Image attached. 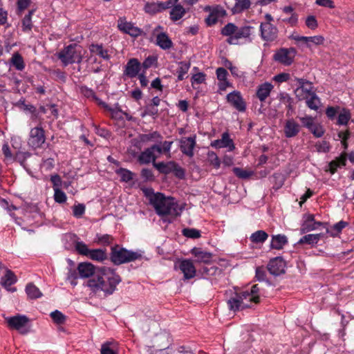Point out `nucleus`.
<instances>
[{"label":"nucleus","mask_w":354,"mask_h":354,"mask_svg":"<svg viewBox=\"0 0 354 354\" xmlns=\"http://www.w3.org/2000/svg\"><path fill=\"white\" fill-rule=\"evenodd\" d=\"M190 254L194 257L195 262L198 263L210 264L212 261L213 254L201 248H193Z\"/></svg>","instance_id":"nucleus-15"},{"label":"nucleus","mask_w":354,"mask_h":354,"mask_svg":"<svg viewBox=\"0 0 354 354\" xmlns=\"http://www.w3.org/2000/svg\"><path fill=\"white\" fill-rule=\"evenodd\" d=\"M27 295L30 299H37L41 296L39 289L32 283H29L26 287Z\"/></svg>","instance_id":"nucleus-43"},{"label":"nucleus","mask_w":354,"mask_h":354,"mask_svg":"<svg viewBox=\"0 0 354 354\" xmlns=\"http://www.w3.org/2000/svg\"><path fill=\"white\" fill-rule=\"evenodd\" d=\"M207 160L210 165L214 168L218 169L221 167V161L217 154L214 151H209L207 153Z\"/></svg>","instance_id":"nucleus-46"},{"label":"nucleus","mask_w":354,"mask_h":354,"mask_svg":"<svg viewBox=\"0 0 354 354\" xmlns=\"http://www.w3.org/2000/svg\"><path fill=\"white\" fill-rule=\"evenodd\" d=\"M17 277L13 272L10 270L6 269L5 275L1 278V283L2 286L9 292L16 291L15 288H12L11 286L16 283Z\"/></svg>","instance_id":"nucleus-23"},{"label":"nucleus","mask_w":354,"mask_h":354,"mask_svg":"<svg viewBox=\"0 0 354 354\" xmlns=\"http://www.w3.org/2000/svg\"><path fill=\"white\" fill-rule=\"evenodd\" d=\"M205 81V75L203 73H198L194 74L191 79V83L193 88H195V85L201 84Z\"/></svg>","instance_id":"nucleus-58"},{"label":"nucleus","mask_w":354,"mask_h":354,"mask_svg":"<svg viewBox=\"0 0 354 354\" xmlns=\"http://www.w3.org/2000/svg\"><path fill=\"white\" fill-rule=\"evenodd\" d=\"M141 257V254L137 252L128 250L125 248H120L118 245H115L111 248V259L115 265L134 261L140 259Z\"/></svg>","instance_id":"nucleus-5"},{"label":"nucleus","mask_w":354,"mask_h":354,"mask_svg":"<svg viewBox=\"0 0 354 354\" xmlns=\"http://www.w3.org/2000/svg\"><path fill=\"white\" fill-rule=\"evenodd\" d=\"M260 289L257 284L252 286L239 293L228 300V305L230 310L234 311L251 308L252 304L259 302Z\"/></svg>","instance_id":"nucleus-3"},{"label":"nucleus","mask_w":354,"mask_h":354,"mask_svg":"<svg viewBox=\"0 0 354 354\" xmlns=\"http://www.w3.org/2000/svg\"><path fill=\"white\" fill-rule=\"evenodd\" d=\"M204 10L206 12H209V15L206 18L205 21L208 26H212L215 24L220 17L219 10L218 8H212L209 6H207L204 8Z\"/></svg>","instance_id":"nucleus-26"},{"label":"nucleus","mask_w":354,"mask_h":354,"mask_svg":"<svg viewBox=\"0 0 354 354\" xmlns=\"http://www.w3.org/2000/svg\"><path fill=\"white\" fill-rule=\"evenodd\" d=\"M272 179L274 181V187L279 189L282 187L284 183V176L281 174L276 173L272 176Z\"/></svg>","instance_id":"nucleus-61"},{"label":"nucleus","mask_w":354,"mask_h":354,"mask_svg":"<svg viewBox=\"0 0 354 354\" xmlns=\"http://www.w3.org/2000/svg\"><path fill=\"white\" fill-rule=\"evenodd\" d=\"M296 53L294 48H283L275 53L274 59L283 65L290 66L293 62Z\"/></svg>","instance_id":"nucleus-9"},{"label":"nucleus","mask_w":354,"mask_h":354,"mask_svg":"<svg viewBox=\"0 0 354 354\" xmlns=\"http://www.w3.org/2000/svg\"><path fill=\"white\" fill-rule=\"evenodd\" d=\"M233 172L237 177L241 179H247L252 176L254 174V172L251 170L243 169L239 167H234Z\"/></svg>","instance_id":"nucleus-48"},{"label":"nucleus","mask_w":354,"mask_h":354,"mask_svg":"<svg viewBox=\"0 0 354 354\" xmlns=\"http://www.w3.org/2000/svg\"><path fill=\"white\" fill-rule=\"evenodd\" d=\"M211 146L215 149L227 148L228 151H232L235 149L233 140L230 138L228 132H224L221 139H217L211 142Z\"/></svg>","instance_id":"nucleus-16"},{"label":"nucleus","mask_w":354,"mask_h":354,"mask_svg":"<svg viewBox=\"0 0 354 354\" xmlns=\"http://www.w3.org/2000/svg\"><path fill=\"white\" fill-rule=\"evenodd\" d=\"M324 38L321 35H316L313 37H307L306 46L310 47L311 44L321 45L324 43Z\"/></svg>","instance_id":"nucleus-54"},{"label":"nucleus","mask_w":354,"mask_h":354,"mask_svg":"<svg viewBox=\"0 0 354 354\" xmlns=\"http://www.w3.org/2000/svg\"><path fill=\"white\" fill-rule=\"evenodd\" d=\"M172 143L173 142L171 141H165L161 145H154L153 146H156L160 149L161 151H156L158 153H169Z\"/></svg>","instance_id":"nucleus-63"},{"label":"nucleus","mask_w":354,"mask_h":354,"mask_svg":"<svg viewBox=\"0 0 354 354\" xmlns=\"http://www.w3.org/2000/svg\"><path fill=\"white\" fill-rule=\"evenodd\" d=\"M46 137L44 131L41 127L32 128L30 131L28 144L32 149H38L41 147L45 142Z\"/></svg>","instance_id":"nucleus-10"},{"label":"nucleus","mask_w":354,"mask_h":354,"mask_svg":"<svg viewBox=\"0 0 354 354\" xmlns=\"http://www.w3.org/2000/svg\"><path fill=\"white\" fill-rule=\"evenodd\" d=\"M186 13V10L180 4H176L171 8L170 19L174 21L180 19Z\"/></svg>","instance_id":"nucleus-33"},{"label":"nucleus","mask_w":354,"mask_h":354,"mask_svg":"<svg viewBox=\"0 0 354 354\" xmlns=\"http://www.w3.org/2000/svg\"><path fill=\"white\" fill-rule=\"evenodd\" d=\"M115 173L120 177V180L125 183L133 180L134 176L133 172L124 168L118 169Z\"/></svg>","instance_id":"nucleus-42"},{"label":"nucleus","mask_w":354,"mask_h":354,"mask_svg":"<svg viewBox=\"0 0 354 354\" xmlns=\"http://www.w3.org/2000/svg\"><path fill=\"white\" fill-rule=\"evenodd\" d=\"M351 117V112L347 109H342L338 115L337 124L346 125Z\"/></svg>","instance_id":"nucleus-44"},{"label":"nucleus","mask_w":354,"mask_h":354,"mask_svg":"<svg viewBox=\"0 0 354 354\" xmlns=\"http://www.w3.org/2000/svg\"><path fill=\"white\" fill-rule=\"evenodd\" d=\"M321 234H310L303 236L299 243L316 244L320 239Z\"/></svg>","instance_id":"nucleus-45"},{"label":"nucleus","mask_w":354,"mask_h":354,"mask_svg":"<svg viewBox=\"0 0 354 354\" xmlns=\"http://www.w3.org/2000/svg\"><path fill=\"white\" fill-rule=\"evenodd\" d=\"M273 85L270 82H264L257 87V97L261 102H264L265 100L270 95L271 91L273 89Z\"/></svg>","instance_id":"nucleus-25"},{"label":"nucleus","mask_w":354,"mask_h":354,"mask_svg":"<svg viewBox=\"0 0 354 354\" xmlns=\"http://www.w3.org/2000/svg\"><path fill=\"white\" fill-rule=\"evenodd\" d=\"M118 28L121 32L133 37H138L142 33V30L140 28L135 26L132 22L128 21L125 17L118 19Z\"/></svg>","instance_id":"nucleus-11"},{"label":"nucleus","mask_w":354,"mask_h":354,"mask_svg":"<svg viewBox=\"0 0 354 354\" xmlns=\"http://www.w3.org/2000/svg\"><path fill=\"white\" fill-rule=\"evenodd\" d=\"M50 317L57 324H62L66 322V317L60 311L55 310L50 313Z\"/></svg>","instance_id":"nucleus-51"},{"label":"nucleus","mask_w":354,"mask_h":354,"mask_svg":"<svg viewBox=\"0 0 354 354\" xmlns=\"http://www.w3.org/2000/svg\"><path fill=\"white\" fill-rule=\"evenodd\" d=\"M54 192V198L57 203H63L66 201V196L61 189L56 188Z\"/></svg>","instance_id":"nucleus-62"},{"label":"nucleus","mask_w":354,"mask_h":354,"mask_svg":"<svg viewBox=\"0 0 354 354\" xmlns=\"http://www.w3.org/2000/svg\"><path fill=\"white\" fill-rule=\"evenodd\" d=\"M78 278V274L75 270H69L67 274V280L71 283V284L73 286H75L77 283V279Z\"/></svg>","instance_id":"nucleus-64"},{"label":"nucleus","mask_w":354,"mask_h":354,"mask_svg":"<svg viewBox=\"0 0 354 354\" xmlns=\"http://www.w3.org/2000/svg\"><path fill=\"white\" fill-rule=\"evenodd\" d=\"M156 44L162 49L167 50L172 46V41L166 33L161 32L156 36Z\"/></svg>","instance_id":"nucleus-29"},{"label":"nucleus","mask_w":354,"mask_h":354,"mask_svg":"<svg viewBox=\"0 0 354 354\" xmlns=\"http://www.w3.org/2000/svg\"><path fill=\"white\" fill-rule=\"evenodd\" d=\"M322 225L321 222H315L314 221V216L309 215L308 218L305 221L302 225L301 230L303 232L313 231L317 229Z\"/></svg>","instance_id":"nucleus-32"},{"label":"nucleus","mask_w":354,"mask_h":354,"mask_svg":"<svg viewBox=\"0 0 354 354\" xmlns=\"http://www.w3.org/2000/svg\"><path fill=\"white\" fill-rule=\"evenodd\" d=\"M162 7H161V4L156 3H147L145 6V11L149 14H155L159 12Z\"/></svg>","instance_id":"nucleus-53"},{"label":"nucleus","mask_w":354,"mask_h":354,"mask_svg":"<svg viewBox=\"0 0 354 354\" xmlns=\"http://www.w3.org/2000/svg\"><path fill=\"white\" fill-rule=\"evenodd\" d=\"M308 131H310L316 138H321L322 136H324L325 133V130L323 126L320 123L317 122L316 121L308 129Z\"/></svg>","instance_id":"nucleus-47"},{"label":"nucleus","mask_w":354,"mask_h":354,"mask_svg":"<svg viewBox=\"0 0 354 354\" xmlns=\"http://www.w3.org/2000/svg\"><path fill=\"white\" fill-rule=\"evenodd\" d=\"M34 12L35 10H29L28 13L21 19V30L25 33H30L32 31L33 27L32 17Z\"/></svg>","instance_id":"nucleus-27"},{"label":"nucleus","mask_w":354,"mask_h":354,"mask_svg":"<svg viewBox=\"0 0 354 354\" xmlns=\"http://www.w3.org/2000/svg\"><path fill=\"white\" fill-rule=\"evenodd\" d=\"M120 281V277L113 270L102 268L93 277L88 280L86 285L93 292L102 291L106 295H111Z\"/></svg>","instance_id":"nucleus-1"},{"label":"nucleus","mask_w":354,"mask_h":354,"mask_svg":"<svg viewBox=\"0 0 354 354\" xmlns=\"http://www.w3.org/2000/svg\"><path fill=\"white\" fill-rule=\"evenodd\" d=\"M305 100L307 106L312 110L317 111L321 106L320 99L315 93Z\"/></svg>","instance_id":"nucleus-37"},{"label":"nucleus","mask_w":354,"mask_h":354,"mask_svg":"<svg viewBox=\"0 0 354 354\" xmlns=\"http://www.w3.org/2000/svg\"><path fill=\"white\" fill-rule=\"evenodd\" d=\"M141 69V64L136 58L130 59L126 66L124 71V75L130 78L136 77Z\"/></svg>","instance_id":"nucleus-21"},{"label":"nucleus","mask_w":354,"mask_h":354,"mask_svg":"<svg viewBox=\"0 0 354 354\" xmlns=\"http://www.w3.org/2000/svg\"><path fill=\"white\" fill-rule=\"evenodd\" d=\"M301 127L293 118L286 120L283 126L284 136L287 138H291L298 135Z\"/></svg>","instance_id":"nucleus-19"},{"label":"nucleus","mask_w":354,"mask_h":354,"mask_svg":"<svg viewBox=\"0 0 354 354\" xmlns=\"http://www.w3.org/2000/svg\"><path fill=\"white\" fill-rule=\"evenodd\" d=\"M113 238L109 234H97L95 241L103 245H109L111 243Z\"/></svg>","instance_id":"nucleus-50"},{"label":"nucleus","mask_w":354,"mask_h":354,"mask_svg":"<svg viewBox=\"0 0 354 354\" xmlns=\"http://www.w3.org/2000/svg\"><path fill=\"white\" fill-rule=\"evenodd\" d=\"M180 142L181 151L187 156L192 157L194 155V148L196 145L195 136L182 138Z\"/></svg>","instance_id":"nucleus-22"},{"label":"nucleus","mask_w":354,"mask_h":354,"mask_svg":"<svg viewBox=\"0 0 354 354\" xmlns=\"http://www.w3.org/2000/svg\"><path fill=\"white\" fill-rule=\"evenodd\" d=\"M77 270L79 277L81 278H88L95 273V266L88 262H82L78 264Z\"/></svg>","instance_id":"nucleus-24"},{"label":"nucleus","mask_w":354,"mask_h":354,"mask_svg":"<svg viewBox=\"0 0 354 354\" xmlns=\"http://www.w3.org/2000/svg\"><path fill=\"white\" fill-rule=\"evenodd\" d=\"M315 147L318 152L326 153L330 150L329 142L326 140L318 142L315 145Z\"/></svg>","instance_id":"nucleus-60"},{"label":"nucleus","mask_w":354,"mask_h":354,"mask_svg":"<svg viewBox=\"0 0 354 354\" xmlns=\"http://www.w3.org/2000/svg\"><path fill=\"white\" fill-rule=\"evenodd\" d=\"M299 86L295 90V95L299 100H303L309 97L311 94H314L313 86L312 84L304 79L297 80Z\"/></svg>","instance_id":"nucleus-12"},{"label":"nucleus","mask_w":354,"mask_h":354,"mask_svg":"<svg viewBox=\"0 0 354 354\" xmlns=\"http://www.w3.org/2000/svg\"><path fill=\"white\" fill-rule=\"evenodd\" d=\"M237 28L238 26L234 24L229 23L223 28L221 33L223 35L231 37L232 35H235Z\"/></svg>","instance_id":"nucleus-49"},{"label":"nucleus","mask_w":354,"mask_h":354,"mask_svg":"<svg viewBox=\"0 0 354 354\" xmlns=\"http://www.w3.org/2000/svg\"><path fill=\"white\" fill-rule=\"evenodd\" d=\"M178 268L183 274V279H193L196 274V269L191 259H182L178 263Z\"/></svg>","instance_id":"nucleus-13"},{"label":"nucleus","mask_w":354,"mask_h":354,"mask_svg":"<svg viewBox=\"0 0 354 354\" xmlns=\"http://www.w3.org/2000/svg\"><path fill=\"white\" fill-rule=\"evenodd\" d=\"M156 151H161L160 149L156 146H151L147 148L144 151L140 153L138 156V161L140 164H149L152 162L153 164L156 163V159L157 156L155 154Z\"/></svg>","instance_id":"nucleus-20"},{"label":"nucleus","mask_w":354,"mask_h":354,"mask_svg":"<svg viewBox=\"0 0 354 354\" xmlns=\"http://www.w3.org/2000/svg\"><path fill=\"white\" fill-rule=\"evenodd\" d=\"M86 257L97 261H102L106 259L105 252L101 249L90 250Z\"/></svg>","instance_id":"nucleus-40"},{"label":"nucleus","mask_w":354,"mask_h":354,"mask_svg":"<svg viewBox=\"0 0 354 354\" xmlns=\"http://www.w3.org/2000/svg\"><path fill=\"white\" fill-rule=\"evenodd\" d=\"M84 50L75 44H70L57 53V57L64 66L73 63H80L82 60Z\"/></svg>","instance_id":"nucleus-4"},{"label":"nucleus","mask_w":354,"mask_h":354,"mask_svg":"<svg viewBox=\"0 0 354 354\" xmlns=\"http://www.w3.org/2000/svg\"><path fill=\"white\" fill-rule=\"evenodd\" d=\"M153 166L160 173L167 174L173 172L174 169L176 167V163L173 161H170L166 163L161 162L158 163H153Z\"/></svg>","instance_id":"nucleus-34"},{"label":"nucleus","mask_w":354,"mask_h":354,"mask_svg":"<svg viewBox=\"0 0 354 354\" xmlns=\"http://www.w3.org/2000/svg\"><path fill=\"white\" fill-rule=\"evenodd\" d=\"M158 113V108L154 105L149 104L145 106L144 111L141 113V116L142 118L145 117L146 115L156 116Z\"/></svg>","instance_id":"nucleus-55"},{"label":"nucleus","mask_w":354,"mask_h":354,"mask_svg":"<svg viewBox=\"0 0 354 354\" xmlns=\"http://www.w3.org/2000/svg\"><path fill=\"white\" fill-rule=\"evenodd\" d=\"M348 225V223L344 221H340L338 223L334 224L330 228H328L326 232L330 234V236L335 237L338 236L341 233L342 230Z\"/></svg>","instance_id":"nucleus-35"},{"label":"nucleus","mask_w":354,"mask_h":354,"mask_svg":"<svg viewBox=\"0 0 354 354\" xmlns=\"http://www.w3.org/2000/svg\"><path fill=\"white\" fill-rule=\"evenodd\" d=\"M235 4L232 8L233 13H241L249 9L251 6L250 0H234Z\"/></svg>","instance_id":"nucleus-36"},{"label":"nucleus","mask_w":354,"mask_h":354,"mask_svg":"<svg viewBox=\"0 0 354 354\" xmlns=\"http://www.w3.org/2000/svg\"><path fill=\"white\" fill-rule=\"evenodd\" d=\"M264 17L266 21L260 24V36L263 41H273L277 38L278 29L272 24L274 19L270 14H266Z\"/></svg>","instance_id":"nucleus-7"},{"label":"nucleus","mask_w":354,"mask_h":354,"mask_svg":"<svg viewBox=\"0 0 354 354\" xmlns=\"http://www.w3.org/2000/svg\"><path fill=\"white\" fill-rule=\"evenodd\" d=\"M227 101L234 109L240 112H244L246 109V104L239 91H234L227 95Z\"/></svg>","instance_id":"nucleus-14"},{"label":"nucleus","mask_w":354,"mask_h":354,"mask_svg":"<svg viewBox=\"0 0 354 354\" xmlns=\"http://www.w3.org/2000/svg\"><path fill=\"white\" fill-rule=\"evenodd\" d=\"M146 195L149 197L150 203L159 216H177L180 214L182 208L179 207L174 198L166 197L163 194L159 192L153 193L152 190H147Z\"/></svg>","instance_id":"nucleus-2"},{"label":"nucleus","mask_w":354,"mask_h":354,"mask_svg":"<svg viewBox=\"0 0 354 354\" xmlns=\"http://www.w3.org/2000/svg\"><path fill=\"white\" fill-rule=\"evenodd\" d=\"M10 63L17 70L22 71L25 68V64L22 56L18 53H14L10 59Z\"/></svg>","instance_id":"nucleus-41"},{"label":"nucleus","mask_w":354,"mask_h":354,"mask_svg":"<svg viewBox=\"0 0 354 354\" xmlns=\"http://www.w3.org/2000/svg\"><path fill=\"white\" fill-rule=\"evenodd\" d=\"M85 209V205L84 204L79 203L77 205H75L73 207V215L75 217L80 218L84 214Z\"/></svg>","instance_id":"nucleus-59"},{"label":"nucleus","mask_w":354,"mask_h":354,"mask_svg":"<svg viewBox=\"0 0 354 354\" xmlns=\"http://www.w3.org/2000/svg\"><path fill=\"white\" fill-rule=\"evenodd\" d=\"M161 138V136L157 131H153L147 134H140L137 139L132 140V145L136 147L138 150L142 148V144L149 142H158Z\"/></svg>","instance_id":"nucleus-17"},{"label":"nucleus","mask_w":354,"mask_h":354,"mask_svg":"<svg viewBox=\"0 0 354 354\" xmlns=\"http://www.w3.org/2000/svg\"><path fill=\"white\" fill-rule=\"evenodd\" d=\"M90 51L92 54L98 55L104 59H109L110 56L107 49L104 48L102 44H91Z\"/></svg>","instance_id":"nucleus-31"},{"label":"nucleus","mask_w":354,"mask_h":354,"mask_svg":"<svg viewBox=\"0 0 354 354\" xmlns=\"http://www.w3.org/2000/svg\"><path fill=\"white\" fill-rule=\"evenodd\" d=\"M183 234L188 238L198 239L201 237V232L194 228H185L183 230Z\"/></svg>","instance_id":"nucleus-56"},{"label":"nucleus","mask_w":354,"mask_h":354,"mask_svg":"<svg viewBox=\"0 0 354 354\" xmlns=\"http://www.w3.org/2000/svg\"><path fill=\"white\" fill-rule=\"evenodd\" d=\"M268 237V234L265 231L257 230L251 234L250 239L254 243H263Z\"/></svg>","instance_id":"nucleus-39"},{"label":"nucleus","mask_w":354,"mask_h":354,"mask_svg":"<svg viewBox=\"0 0 354 354\" xmlns=\"http://www.w3.org/2000/svg\"><path fill=\"white\" fill-rule=\"evenodd\" d=\"M190 68V63L187 62H181L178 64L176 73L178 74V80L182 81L186 77Z\"/></svg>","instance_id":"nucleus-38"},{"label":"nucleus","mask_w":354,"mask_h":354,"mask_svg":"<svg viewBox=\"0 0 354 354\" xmlns=\"http://www.w3.org/2000/svg\"><path fill=\"white\" fill-rule=\"evenodd\" d=\"M299 120L301 122L303 127L306 128L308 130L312 127V125L316 121L315 118L308 115L304 117H300Z\"/></svg>","instance_id":"nucleus-57"},{"label":"nucleus","mask_w":354,"mask_h":354,"mask_svg":"<svg viewBox=\"0 0 354 354\" xmlns=\"http://www.w3.org/2000/svg\"><path fill=\"white\" fill-rule=\"evenodd\" d=\"M286 262L281 257L271 259L268 265L270 274L278 276L285 272Z\"/></svg>","instance_id":"nucleus-18"},{"label":"nucleus","mask_w":354,"mask_h":354,"mask_svg":"<svg viewBox=\"0 0 354 354\" xmlns=\"http://www.w3.org/2000/svg\"><path fill=\"white\" fill-rule=\"evenodd\" d=\"M254 28L250 26L238 27L235 35L228 37L227 41L230 44L239 45L251 43L253 40Z\"/></svg>","instance_id":"nucleus-6"},{"label":"nucleus","mask_w":354,"mask_h":354,"mask_svg":"<svg viewBox=\"0 0 354 354\" xmlns=\"http://www.w3.org/2000/svg\"><path fill=\"white\" fill-rule=\"evenodd\" d=\"M6 321L9 328L15 329L22 334L28 333L27 325L29 319L26 315H17L13 317H8L6 318Z\"/></svg>","instance_id":"nucleus-8"},{"label":"nucleus","mask_w":354,"mask_h":354,"mask_svg":"<svg viewBox=\"0 0 354 354\" xmlns=\"http://www.w3.org/2000/svg\"><path fill=\"white\" fill-rule=\"evenodd\" d=\"M288 243V239L283 234L273 235L270 243L271 248L281 250Z\"/></svg>","instance_id":"nucleus-28"},{"label":"nucleus","mask_w":354,"mask_h":354,"mask_svg":"<svg viewBox=\"0 0 354 354\" xmlns=\"http://www.w3.org/2000/svg\"><path fill=\"white\" fill-rule=\"evenodd\" d=\"M75 248L79 254L84 256H87L90 251L86 244L79 241L75 242Z\"/></svg>","instance_id":"nucleus-52"},{"label":"nucleus","mask_w":354,"mask_h":354,"mask_svg":"<svg viewBox=\"0 0 354 354\" xmlns=\"http://www.w3.org/2000/svg\"><path fill=\"white\" fill-rule=\"evenodd\" d=\"M346 162V154L345 153L337 158L335 160H332L328 166L330 172L333 174L337 171V168L345 166Z\"/></svg>","instance_id":"nucleus-30"}]
</instances>
